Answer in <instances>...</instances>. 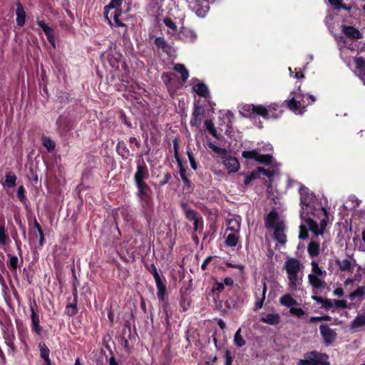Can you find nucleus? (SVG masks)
<instances>
[{"label": "nucleus", "instance_id": "21", "mask_svg": "<svg viewBox=\"0 0 365 365\" xmlns=\"http://www.w3.org/2000/svg\"><path fill=\"white\" fill-rule=\"evenodd\" d=\"M284 224L274 229V236L275 240L282 245H284L287 242V237L284 233Z\"/></svg>", "mask_w": 365, "mask_h": 365}, {"label": "nucleus", "instance_id": "27", "mask_svg": "<svg viewBox=\"0 0 365 365\" xmlns=\"http://www.w3.org/2000/svg\"><path fill=\"white\" fill-rule=\"evenodd\" d=\"M279 302L282 305L290 308L297 304V301L290 294H284L281 297Z\"/></svg>", "mask_w": 365, "mask_h": 365}, {"label": "nucleus", "instance_id": "50", "mask_svg": "<svg viewBox=\"0 0 365 365\" xmlns=\"http://www.w3.org/2000/svg\"><path fill=\"white\" fill-rule=\"evenodd\" d=\"M334 307L336 308L347 309L348 305L345 300L334 299Z\"/></svg>", "mask_w": 365, "mask_h": 365}, {"label": "nucleus", "instance_id": "10", "mask_svg": "<svg viewBox=\"0 0 365 365\" xmlns=\"http://www.w3.org/2000/svg\"><path fill=\"white\" fill-rule=\"evenodd\" d=\"M284 225V222L280 220L276 210H272L267 216L265 225L267 228L274 229Z\"/></svg>", "mask_w": 365, "mask_h": 365}, {"label": "nucleus", "instance_id": "54", "mask_svg": "<svg viewBox=\"0 0 365 365\" xmlns=\"http://www.w3.org/2000/svg\"><path fill=\"white\" fill-rule=\"evenodd\" d=\"M322 307L326 309H329L334 307V299H324Z\"/></svg>", "mask_w": 365, "mask_h": 365}, {"label": "nucleus", "instance_id": "49", "mask_svg": "<svg viewBox=\"0 0 365 365\" xmlns=\"http://www.w3.org/2000/svg\"><path fill=\"white\" fill-rule=\"evenodd\" d=\"M289 312L292 314L295 315L298 317H302L305 314L304 311L302 309L295 307L290 308Z\"/></svg>", "mask_w": 365, "mask_h": 365}, {"label": "nucleus", "instance_id": "7", "mask_svg": "<svg viewBox=\"0 0 365 365\" xmlns=\"http://www.w3.org/2000/svg\"><path fill=\"white\" fill-rule=\"evenodd\" d=\"M242 155L244 158L255 160L259 163L265 165L271 163L272 158V155H270L259 154L257 150L256 149L243 151Z\"/></svg>", "mask_w": 365, "mask_h": 365}, {"label": "nucleus", "instance_id": "18", "mask_svg": "<svg viewBox=\"0 0 365 365\" xmlns=\"http://www.w3.org/2000/svg\"><path fill=\"white\" fill-rule=\"evenodd\" d=\"M31 328L32 330L37 334H40L41 332V327L39 324V317L36 314L34 307L31 306Z\"/></svg>", "mask_w": 365, "mask_h": 365}, {"label": "nucleus", "instance_id": "31", "mask_svg": "<svg viewBox=\"0 0 365 365\" xmlns=\"http://www.w3.org/2000/svg\"><path fill=\"white\" fill-rule=\"evenodd\" d=\"M207 146H208V148H209L210 150H212V151L215 154H216V155H217L220 156L222 158H225V156H226V155H227V150H226V149H225V148H220V147H218V146L215 145L213 143H212V142H208V143H207Z\"/></svg>", "mask_w": 365, "mask_h": 365}, {"label": "nucleus", "instance_id": "46", "mask_svg": "<svg viewBox=\"0 0 365 365\" xmlns=\"http://www.w3.org/2000/svg\"><path fill=\"white\" fill-rule=\"evenodd\" d=\"M18 257L16 256H11L8 262V266L12 270H16L18 267Z\"/></svg>", "mask_w": 365, "mask_h": 365}, {"label": "nucleus", "instance_id": "48", "mask_svg": "<svg viewBox=\"0 0 365 365\" xmlns=\"http://www.w3.org/2000/svg\"><path fill=\"white\" fill-rule=\"evenodd\" d=\"M257 173L259 174V176L260 174H263L268 178H272L274 175V172L273 170H266L263 168H259Z\"/></svg>", "mask_w": 365, "mask_h": 365}, {"label": "nucleus", "instance_id": "44", "mask_svg": "<svg viewBox=\"0 0 365 365\" xmlns=\"http://www.w3.org/2000/svg\"><path fill=\"white\" fill-rule=\"evenodd\" d=\"M240 331H241V329H239L237 332L235 333V338H234V341H235V344L237 346H242L244 344H245V340L243 339V338L242 337L241 334H240Z\"/></svg>", "mask_w": 365, "mask_h": 365}, {"label": "nucleus", "instance_id": "45", "mask_svg": "<svg viewBox=\"0 0 365 365\" xmlns=\"http://www.w3.org/2000/svg\"><path fill=\"white\" fill-rule=\"evenodd\" d=\"M8 235L6 233V230L4 225H0V245H4L6 243Z\"/></svg>", "mask_w": 365, "mask_h": 365}, {"label": "nucleus", "instance_id": "15", "mask_svg": "<svg viewBox=\"0 0 365 365\" xmlns=\"http://www.w3.org/2000/svg\"><path fill=\"white\" fill-rule=\"evenodd\" d=\"M341 31L346 36L351 38L359 39L362 37L361 32L357 29L351 26L343 25L341 26Z\"/></svg>", "mask_w": 365, "mask_h": 365}, {"label": "nucleus", "instance_id": "11", "mask_svg": "<svg viewBox=\"0 0 365 365\" xmlns=\"http://www.w3.org/2000/svg\"><path fill=\"white\" fill-rule=\"evenodd\" d=\"M320 333L327 345H330L336 339V334L327 324H322L319 327Z\"/></svg>", "mask_w": 365, "mask_h": 365}, {"label": "nucleus", "instance_id": "17", "mask_svg": "<svg viewBox=\"0 0 365 365\" xmlns=\"http://www.w3.org/2000/svg\"><path fill=\"white\" fill-rule=\"evenodd\" d=\"M16 23L18 26H23L26 20V12L22 4L20 2L16 3Z\"/></svg>", "mask_w": 365, "mask_h": 365}, {"label": "nucleus", "instance_id": "39", "mask_svg": "<svg viewBox=\"0 0 365 365\" xmlns=\"http://www.w3.org/2000/svg\"><path fill=\"white\" fill-rule=\"evenodd\" d=\"M117 152L123 158H128L129 155V150L127 149L125 145L122 143H118L116 147Z\"/></svg>", "mask_w": 365, "mask_h": 365}, {"label": "nucleus", "instance_id": "1", "mask_svg": "<svg viewBox=\"0 0 365 365\" xmlns=\"http://www.w3.org/2000/svg\"><path fill=\"white\" fill-rule=\"evenodd\" d=\"M301 211L300 216L309 230L316 235H322L327 220V212L324 207L314 205L315 196L308 188L302 187L299 190Z\"/></svg>", "mask_w": 365, "mask_h": 365}, {"label": "nucleus", "instance_id": "36", "mask_svg": "<svg viewBox=\"0 0 365 365\" xmlns=\"http://www.w3.org/2000/svg\"><path fill=\"white\" fill-rule=\"evenodd\" d=\"M263 289L262 292V297L260 299H257L256 304H255V308L256 309H261L263 306L264 302L265 300L266 297V292H267V284L265 282H262Z\"/></svg>", "mask_w": 365, "mask_h": 365}, {"label": "nucleus", "instance_id": "34", "mask_svg": "<svg viewBox=\"0 0 365 365\" xmlns=\"http://www.w3.org/2000/svg\"><path fill=\"white\" fill-rule=\"evenodd\" d=\"M163 22L165 25L170 29L168 31V33L172 35H177V26L175 25V22L169 18H165L163 19Z\"/></svg>", "mask_w": 365, "mask_h": 365}, {"label": "nucleus", "instance_id": "53", "mask_svg": "<svg viewBox=\"0 0 365 365\" xmlns=\"http://www.w3.org/2000/svg\"><path fill=\"white\" fill-rule=\"evenodd\" d=\"M14 335L8 336V337L6 339V344H7L8 346H9L11 348V349L12 350L13 352H14L15 349H16L15 346H14Z\"/></svg>", "mask_w": 365, "mask_h": 365}, {"label": "nucleus", "instance_id": "8", "mask_svg": "<svg viewBox=\"0 0 365 365\" xmlns=\"http://www.w3.org/2000/svg\"><path fill=\"white\" fill-rule=\"evenodd\" d=\"M183 210L185 214V217L187 220L193 222L194 230L195 231H198L202 230V220L201 217H198L196 215V212L190 209L186 204L182 205Z\"/></svg>", "mask_w": 365, "mask_h": 365}, {"label": "nucleus", "instance_id": "38", "mask_svg": "<svg viewBox=\"0 0 365 365\" xmlns=\"http://www.w3.org/2000/svg\"><path fill=\"white\" fill-rule=\"evenodd\" d=\"M205 126L212 135H213L215 138L219 139V136L217 133V131L214 126V123H212V120H205Z\"/></svg>", "mask_w": 365, "mask_h": 365}, {"label": "nucleus", "instance_id": "37", "mask_svg": "<svg viewBox=\"0 0 365 365\" xmlns=\"http://www.w3.org/2000/svg\"><path fill=\"white\" fill-rule=\"evenodd\" d=\"M43 145L47 149V150L51 153L53 151L56 144L53 140H52L48 137H43Z\"/></svg>", "mask_w": 365, "mask_h": 365}, {"label": "nucleus", "instance_id": "4", "mask_svg": "<svg viewBox=\"0 0 365 365\" xmlns=\"http://www.w3.org/2000/svg\"><path fill=\"white\" fill-rule=\"evenodd\" d=\"M240 113L245 117L261 115L266 119H275L280 116L282 110L277 103H272L268 108L261 105L247 104L242 107Z\"/></svg>", "mask_w": 365, "mask_h": 365}, {"label": "nucleus", "instance_id": "20", "mask_svg": "<svg viewBox=\"0 0 365 365\" xmlns=\"http://www.w3.org/2000/svg\"><path fill=\"white\" fill-rule=\"evenodd\" d=\"M261 321L269 325H277L280 322V316L276 313L267 314L261 318Z\"/></svg>", "mask_w": 365, "mask_h": 365}, {"label": "nucleus", "instance_id": "59", "mask_svg": "<svg viewBox=\"0 0 365 365\" xmlns=\"http://www.w3.org/2000/svg\"><path fill=\"white\" fill-rule=\"evenodd\" d=\"M122 14V10L120 9H115L113 12L110 14L111 16H113V20H116L117 19H119V17Z\"/></svg>", "mask_w": 365, "mask_h": 365}, {"label": "nucleus", "instance_id": "41", "mask_svg": "<svg viewBox=\"0 0 365 365\" xmlns=\"http://www.w3.org/2000/svg\"><path fill=\"white\" fill-rule=\"evenodd\" d=\"M356 64V68L362 71L365 70V60L361 56L354 57L352 60Z\"/></svg>", "mask_w": 365, "mask_h": 365}, {"label": "nucleus", "instance_id": "3", "mask_svg": "<svg viewBox=\"0 0 365 365\" xmlns=\"http://www.w3.org/2000/svg\"><path fill=\"white\" fill-rule=\"evenodd\" d=\"M149 177L148 168L145 163H138L136 172L134 175L135 182L138 188V196L140 198V203L144 208L150 207V195L148 192L149 187L144 180Z\"/></svg>", "mask_w": 365, "mask_h": 365}, {"label": "nucleus", "instance_id": "12", "mask_svg": "<svg viewBox=\"0 0 365 365\" xmlns=\"http://www.w3.org/2000/svg\"><path fill=\"white\" fill-rule=\"evenodd\" d=\"M175 38L186 43H192L196 40L197 35L192 30L182 29L179 33L177 34Z\"/></svg>", "mask_w": 365, "mask_h": 365}, {"label": "nucleus", "instance_id": "62", "mask_svg": "<svg viewBox=\"0 0 365 365\" xmlns=\"http://www.w3.org/2000/svg\"><path fill=\"white\" fill-rule=\"evenodd\" d=\"M211 259H212V257H210V256L205 258V259L203 261V262L201 265V269L202 270H205L206 269L207 264L211 262Z\"/></svg>", "mask_w": 365, "mask_h": 365}, {"label": "nucleus", "instance_id": "25", "mask_svg": "<svg viewBox=\"0 0 365 365\" xmlns=\"http://www.w3.org/2000/svg\"><path fill=\"white\" fill-rule=\"evenodd\" d=\"M340 51L341 56L343 58L344 61L346 63L348 66H350L354 58V57L351 56V53H354V51L348 47H343L340 49Z\"/></svg>", "mask_w": 365, "mask_h": 365}, {"label": "nucleus", "instance_id": "40", "mask_svg": "<svg viewBox=\"0 0 365 365\" xmlns=\"http://www.w3.org/2000/svg\"><path fill=\"white\" fill-rule=\"evenodd\" d=\"M331 5H332L336 9H344L349 11L350 6H347L341 3V0H329Z\"/></svg>", "mask_w": 365, "mask_h": 365}, {"label": "nucleus", "instance_id": "2", "mask_svg": "<svg viewBox=\"0 0 365 365\" xmlns=\"http://www.w3.org/2000/svg\"><path fill=\"white\" fill-rule=\"evenodd\" d=\"M288 278V289L291 292L297 291L302 285L304 266L295 258H289L284 264Z\"/></svg>", "mask_w": 365, "mask_h": 365}, {"label": "nucleus", "instance_id": "47", "mask_svg": "<svg viewBox=\"0 0 365 365\" xmlns=\"http://www.w3.org/2000/svg\"><path fill=\"white\" fill-rule=\"evenodd\" d=\"M17 197L21 202H25L26 197L25 195V189L23 186H20L17 190Z\"/></svg>", "mask_w": 365, "mask_h": 365}, {"label": "nucleus", "instance_id": "26", "mask_svg": "<svg viewBox=\"0 0 365 365\" xmlns=\"http://www.w3.org/2000/svg\"><path fill=\"white\" fill-rule=\"evenodd\" d=\"M195 13L198 17L204 18L210 10V6L207 4L202 5L197 4L193 9Z\"/></svg>", "mask_w": 365, "mask_h": 365}, {"label": "nucleus", "instance_id": "22", "mask_svg": "<svg viewBox=\"0 0 365 365\" xmlns=\"http://www.w3.org/2000/svg\"><path fill=\"white\" fill-rule=\"evenodd\" d=\"M226 240H225V244L228 247H235L237 245L239 237H240V232L235 233V232H228L227 234Z\"/></svg>", "mask_w": 365, "mask_h": 365}, {"label": "nucleus", "instance_id": "19", "mask_svg": "<svg viewBox=\"0 0 365 365\" xmlns=\"http://www.w3.org/2000/svg\"><path fill=\"white\" fill-rule=\"evenodd\" d=\"M365 326V309L364 313L357 315L350 324V329L356 331L359 328Z\"/></svg>", "mask_w": 365, "mask_h": 365}, {"label": "nucleus", "instance_id": "56", "mask_svg": "<svg viewBox=\"0 0 365 365\" xmlns=\"http://www.w3.org/2000/svg\"><path fill=\"white\" fill-rule=\"evenodd\" d=\"M47 36V39L49 43L52 45L53 48L56 47L55 38L53 33V30L50 31V32L45 34Z\"/></svg>", "mask_w": 365, "mask_h": 365}, {"label": "nucleus", "instance_id": "51", "mask_svg": "<svg viewBox=\"0 0 365 365\" xmlns=\"http://www.w3.org/2000/svg\"><path fill=\"white\" fill-rule=\"evenodd\" d=\"M187 157H188L191 168L195 170L197 167V163L195 162V160L192 153L190 150H187Z\"/></svg>", "mask_w": 365, "mask_h": 365}, {"label": "nucleus", "instance_id": "29", "mask_svg": "<svg viewBox=\"0 0 365 365\" xmlns=\"http://www.w3.org/2000/svg\"><path fill=\"white\" fill-rule=\"evenodd\" d=\"M349 297L351 300H354L356 298L360 300L365 299V287H359L356 291L352 292L349 294Z\"/></svg>", "mask_w": 365, "mask_h": 365}, {"label": "nucleus", "instance_id": "14", "mask_svg": "<svg viewBox=\"0 0 365 365\" xmlns=\"http://www.w3.org/2000/svg\"><path fill=\"white\" fill-rule=\"evenodd\" d=\"M223 164L230 173H235L240 168V163L237 158L234 157H226L223 158Z\"/></svg>", "mask_w": 365, "mask_h": 365}, {"label": "nucleus", "instance_id": "61", "mask_svg": "<svg viewBox=\"0 0 365 365\" xmlns=\"http://www.w3.org/2000/svg\"><path fill=\"white\" fill-rule=\"evenodd\" d=\"M115 24L116 26L122 27L123 29V34L126 32V26L125 24H123L122 21L119 20V19H117L116 20H114Z\"/></svg>", "mask_w": 365, "mask_h": 365}, {"label": "nucleus", "instance_id": "43", "mask_svg": "<svg viewBox=\"0 0 365 365\" xmlns=\"http://www.w3.org/2000/svg\"><path fill=\"white\" fill-rule=\"evenodd\" d=\"M309 352L304 355V359H301L297 362V365H317L314 360L309 359Z\"/></svg>", "mask_w": 365, "mask_h": 365}, {"label": "nucleus", "instance_id": "33", "mask_svg": "<svg viewBox=\"0 0 365 365\" xmlns=\"http://www.w3.org/2000/svg\"><path fill=\"white\" fill-rule=\"evenodd\" d=\"M16 175L11 172H9L6 175L4 185H6L9 187H14L16 186Z\"/></svg>", "mask_w": 365, "mask_h": 365}, {"label": "nucleus", "instance_id": "16", "mask_svg": "<svg viewBox=\"0 0 365 365\" xmlns=\"http://www.w3.org/2000/svg\"><path fill=\"white\" fill-rule=\"evenodd\" d=\"M121 58V54L115 49L111 50L110 53L108 55V60L109 61L110 65L113 68H118Z\"/></svg>", "mask_w": 365, "mask_h": 365}, {"label": "nucleus", "instance_id": "58", "mask_svg": "<svg viewBox=\"0 0 365 365\" xmlns=\"http://www.w3.org/2000/svg\"><path fill=\"white\" fill-rule=\"evenodd\" d=\"M155 44L160 48H165L167 46V43L163 38L158 37L155 40Z\"/></svg>", "mask_w": 365, "mask_h": 365}, {"label": "nucleus", "instance_id": "57", "mask_svg": "<svg viewBox=\"0 0 365 365\" xmlns=\"http://www.w3.org/2000/svg\"><path fill=\"white\" fill-rule=\"evenodd\" d=\"M259 177V174L257 172H253L251 175L247 176L245 178V185L249 184L252 180Z\"/></svg>", "mask_w": 365, "mask_h": 365}, {"label": "nucleus", "instance_id": "52", "mask_svg": "<svg viewBox=\"0 0 365 365\" xmlns=\"http://www.w3.org/2000/svg\"><path fill=\"white\" fill-rule=\"evenodd\" d=\"M37 24L43 31L45 34L48 33L50 32V31L53 30L43 21H38Z\"/></svg>", "mask_w": 365, "mask_h": 365}, {"label": "nucleus", "instance_id": "23", "mask_svg": "<svg viewBox=\"0 0 365 365\" xmlns=\"http://www.w3.org/2000/svg\"><path fill=\"white\" fill-rule=\"evenodd\" d=\"M309 359L314 360L315 363L317 364L318 363L322 364H327V361L328 359V356L325 354H322L317 352L316 351H313L309 352Z\"/></svg>", "mask_w": 365, "mask_h": 365}, {"label": "nucleus", "instance_id": "13", "mask_svg": "<svg viewBox=\"0 0 365 365\" xmlns=\"http://www.w3.org/2000/svg\"><path fill=\"white\" fill-rule=\"evenodd\" d=\"M124 1L125 2H127V4H128L127 11H129L130 9V4L131 3V0H124ZM123 1V0H111L110 2L109 3V4L107 5L104 9V14H105L106 18L108 19V16L109 10L120 9V6H121ZM108 20L109 24H111L110 20H109V19H108Z\"/></svg>", "mask_w": 365, "mask_h": 365}, {"label": "nucleus", "instance_id": "55", "mask_svg": "<svg viewBox=\"0 0 365 365\" xmlns=\"http://www.w3.org/2000/svg\"><path fill=\"white\" fill-rule=\"evenodd\" d=\"M299 227H300V232H299V239H301V240L307 239L308 237V234H307L306 227L303 225H301Z\"/></svg>", "mask_w": 365, "mask_h": 365}, {"label": "nucleus", "instance_id": "9", "mask_svg": "<svg viewBox=\"0 0 365 365\" xmlns=\"http://www.w3.org/2000/svg\"><path fill=\"white\" fill-rule=\"evenodd\" d=\"M242 218L239 215H229L227 218V230L225 234L228 232H240Z\"/></svg>", "mask_w": 365, "mask_h": 365}, {"label": "nucleus", "instance_id": "5", "mask_svg": "<svg viewBox=\"0 0 365 365\" xmlns=\"http://www.w3.org/2000/svg\"><path fill=\"white\" fill-rule=\"evenodd\" d=\"M290 99L284 101V103L294 113L302 114L305 111L306 107L310 103L306 102L305 95L302 93L299 87L297 90L290 93Z\"/></svg>", "mask_w": 365, "mask_h": 365}, {"label": "nucleus", "instance_id": "64", "mask_svg": "<svg viewBox=\"0 0 365 365\" xmlns=\"http://www.w3.org/2000/svg\"><path fill=\"white\" fill-rule=\"evenodd\" d=\"M344 289L341 287H338L334 289V294L337 297H342L344 295Z\"/></svg>", "mask_w": 365, "mask_h": 365}, {"label": "nucleus", "instance_id": "35", "mask_svg": "<svg viewBox=\"0 0 365 365\" xmlns=\"http://www.w3.org/2000/svg\"><path fill=\"white\" fill-rule=\"evenodd\" d=\"M156 284V287H157V289H158V292H157V295H158V297L161 299V300H163L164 299V296L166 293V286L165 284L163 282V281H160V282H155Z\"/></svg>", "mask_w": 365, "mask_h": 365}, {"label": "nucleus", "instance_id": "28", "mask_svg": "<svg viewBox=\"0 0 365 365\" xmlns=\"http://www.w3.org/2000/svg\"><path fill=\"white\" fill-rule=\"evenodd\" d=\"M193 90L200 96L207 97L209 90L207 86L203 83H198L193 86Z\"/></svg>", "mask_w": 365, "mask_h": 365}, {"label": "nucleus", "instance_id": "24", "mask_svg": "<svg viewBox=\"0 0 365 365\" xmlns=\"http://www.w3.org/2000/svg\"><path fill=\"white\" fill-rule=\"evenodd\" d=\"M336 262L338 267H339L340 270L344 272H352L354 269V266L352 265L351 262L349 259H337Z\"/></svg>", "mask_w": 365, "mask_h": 365}, {"label": "nucleus", "instance_id": "6", "mask_svg": "<svg viewBox=\"0 0 365 365\" xmlns=\"http://www.w3.org/2000/svg\"><path fill=\"white\" fill-rule=\"evenodd\" d=\"M312 271L308 275V280L309 284L314 289H322L326 287V282L324 278L327 275V272L319 267L318 263L315 261L311 262Z\"/></svg>", "mask_w": 365, "mask_h": 365}, {"label": "nucleus", "instance_id": "32", "mask_svg": "<svg viewBox=\"0 0 365 365\" xmlns=\"http://www.w3.org/2000/svg\"><path fill=\"white\" fill-rule=\"evenodd\" d=\"M319 243L312 241L308 245V252L311 257H316L319 255Z\"/></svg>", "mask_w": 365, "mask_h": 365}, {"label": "nucleus", "instance_id": "63", "mask_svg": "<svg viewBox=\"0 0 365 365\" xmlns=\"http://www.w3.org/2000/svg\"><path fill=\"white\" fill-rule=\"evenodd\" d=\"M225 288L224 284L222 282L216 283L215 287L213 288V290H216L219 292H221Z\"/></svg>", "mask_w": 365, "mask_h": 365}, {"label": "nucleus", "instance_id": "30", "mask_svg": "<svg viewBox=\"0 0 365 365\" xmlns=\"http://www.w3.org/2000/svg\"><path fill=\"white\" fill-rule=\"evenodd\" d=\"M174 69L181 75V78L183 82L186 81L189 77V72L183 64L177 63L174 66Z\"/></svg>", "mask_w": 365, "mask_h": 365}, {"label": "nucleus", "instance_id": "42", "mask_svg": "<svg viewBox=\"0 0 365 365\" xmlns=\"http://www.w3.org/2000/svg\"><path fill=\"white\" fill-rule=\"evenodd\" d=\"M49 349L45 344L40 346L41 356L44 359L45 362L51 361L49 359Z\"/></svg>", "mask_w": 365, "mask_h": 365}, {"label": "nucleus", "instance_id": "60", "mask_svg": "<svg viewBox=\"0 0 365 365\" xmlns=\"http://www.w3.org/2000/svg\"><path fill=\"white\" fill-rule=\"evenodd\" d=\"M232 356L230 352L227 350L225 351V365H230L232 363Z\"/></svg>", "mask_w": 365, "mask_h": 365}]
</instances>
